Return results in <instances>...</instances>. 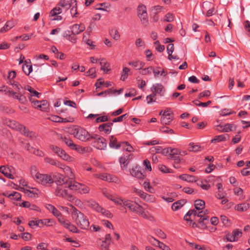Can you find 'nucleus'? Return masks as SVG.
Segmentation results:
<instances>
[{
	"instance_id": "64",
	"label": "nucleus",
	"mask_w": 250,
	"mask_h": 250,
	"mask_svg": "<svg viewBox=\"0 0 250 250\" xmlns=\"http://www.w3.org/2000/svg\"><path fill=\"white\" fill-rule=\"evenodd\" d=\"M210 95V92L209 90H205L200 93L199 98H201L204 97H208Z\"/></svg>"
},
{
	"instance_id": "55",
	"label": "nucleus",
	"mask_w": 250,
	"mask_h": 250,
	"mask_svg": "<svg viewBox=\"0 0 250 250\" xmlns=\"http://www.w3.org/2000/svg\"><path fill=\"white\" fill-rule=\"evenodd\" d=\"M226 239L229 242H234L237 240L232 233L228 234L226 235Z\"/></svg>"
},
{
	"instance_id": "52",
	"label": "nucleus",
	"mask_w": 250,
	"mask_h": 250,
	"mask_svg": "<svg viewBox=\"0 0 250 250\" xmlns=\"http://www.w3.org/2000/svg\"><path fill=\"white\" fill-rule=\"evenodd\" d=\"M3 92H4L5 94H7L10 97L14 96L15 94H17L16 92H14L6 86H5V88L3 90Z\"/></svg>"
},
{
	"instance_id": "40",
	"label": "nucleus",
	"mask_w": 250,
	"mask_h": 250,
	"mask_svg": "<svg viewBox=\"0 0 250 250\" xmlns=\"http://www.w3.org/2000/svg\"><path fill=\"white\" fill-rule=\"evenodd\" d=\"M62 168L61 169H63L64 173L67 175L68 176L70 177V178H72L73 173L71 171L70 167L67 166H65L62 164Z\"/></svg>"
},
{
	"instance_id": "14",
	"label": "nucleus",
	"mask_w": 250,
	"mask_h": 250,
	"mask_svg": "<svg viewBox=\"0 0 250 250\" xmlns=\"http://www.w3.org/2000/svg\"><path fill=\"white\" fill-rule=\"evenodd\" d=\"M60 223L66 229H69L70 231L74 233H78L79 230L77 227L73 225L68 220H65L64 218L60 220Z\"/></svg>"
},
{
	"instance_id": "60",
	"label": "nucleus",
	"mask_w": 250,
	"mask_h": 250,
	"mask_svg": "<svg viewBox=\"0 0 250 250\" xmlns=\"http://www.w3.org/2000/svg\"><path fill=\"white\" fill-rule=\"evenodd\" d=\"M66 38L67 40L71 42L72 43H75L76 42L77 39L74 36H72L71 35H67L66 36Z\"/></svg>"
},
{
	"instance_id": "57",
	"label": "nucleus",
	"mask_w": 250,
	"mask_h": 250,
	"mask_svg": "<svg viewBox=\"0 0 250 250\" xmlns=\"http://www.w3.org/2000/svg\"><path fill=\"white\" fill-rule=\"evenodd\" d=\"M159 170L164 173L170 172V170L164 165H160L159 167Z\"/></svg>"
},
{
	"instance_id": "17",
	"label": "nucleus",
	"mask_w": 250,
	"mask_h": 250,
	"mask_svg": "<svg viewBox=\"0 0 250 250\" xmlns=\"http://www.w3.org/2000/svg\"><path fill=\"white\" fill-rule=\"evenodd\" d=\"M46 207L50 212L57 218L59 223L60 219L62 220L64 218L62 213L53 205L48 204L46 205Z\"/></svg>"
},
{
	"instance_id": "23",
	"label": "nucleus",
	"mask_w": 250,
	"mask_h": 250,
	"mask_svg": "<svg viewBox=\"0 0 250 250\" xmlns=\"http://www.w3.org/2000/svg\"><path fill=\"white\" fill-rule=\"evenodd\" d=\"M130 156L131 155H125L120 158V163L123 169L126 168Z\"/></svg>"
},
{
	"instance_id": "39",
	"label": "nucleus",
	"mask_w": 250,
	"mask_h": 250,
	"mask_svg": "<svg viewBox=\"0 0 250 250\" xmlns=\"http://www.w3.org/2000/svg\"><path fill=\"white\" fill-rule=\"evenodd\" d=\"M8 83L9 84L12 85L13 86V87L17 91V92H16L17 93V94H18L19 92H21V88H22V87L21 86V85L19 84L18 83H17V82L12 83V81L11 80H10L9 82H8Z\"/></svg>"
},
{
	"instance_id": "8",
	"label": "nucleus",
	"mask_w": 250,
	"mask_h": 250,
	"mask_svg": "<svg viewBox=\"0 0 250 250\" xmlns=\"http://www.w3.org/2000/svg\"><path fill=\"white\" fill-rule=\"evenodd\" d=\"M68 187H65V186H59L56 190V195L59 197L63 198L69 201H72L74 199V197L69 194L66 189Z\"/></svg>"
},
{
	"instance_id": "6",
	"label": "nucleus",
	"mask_w": 250,
	"mask_h": 250,
	"mask_svg": "<svg viewBox=\"0 0 250 250\" xmlns=\"http://www.w3.org/2000/svg\"><path fill=\"white\" fill-rule=\"evenodd\" d=\"M91 139L94 140L93 146L97 149L100 150H104L107 147V143L106 140L97 134H91Z\"/></svg>"
},
{
	"instance_id": "61",
	"label": "nucleus",
	"mask_w": 250,
	"mask_h": 250,
	"mask_svg": "<svg viewBox=\"0 0 250 250\" xmlns=\"http://www.w3.org/2000/svg\"><path fill=\"white\" fill-rule=\"evenodd\" d=\"M225 139V136L223 135H221L216 136L214 139L212 140L211 142H212V143H214L216 141L220 142V141L224 140Z\"/></svg>"
},
{
	"instance_id": "2",
	"label": "nucleus",
	"mask_w": 250,
	"mask_h": 250,
	"mask_svg": "<svg viewBox=\"0 0 250 250\" xmlns=\"http://www.w3.org/2000/svg\"><path fill=\"white\" fill-rule=\"evenodd\" d=\"M132 201L129 200L125 199L120 196L118 201H116V204L123 207H127L129 209L144 218H146L147 215L144 210L143 208L136 203L138 206H135L132 204Z\"/></svg>"
},
{
	"instance_id": "33",
	"label": "nucleus",
	"mask_w": 250,
	"mask_h": 250,
	"mask_svg": "<svg viewBox=\"0 0 250 250\" xmlns=\"http://www.w3.org/2000/svg\"><path fill=\"white\" fill-rule=\"evenodd\" d=\"M22 69L25 74L29 75L32 71V65L27 64L26 61H25L24 64L22 65Z\"/></svg>"
},
{
	"instance_id": "18",
	"label": "nucleus",
	"mask_w": 250,
	"mask_h": 250,
	"mask_svg": "<svg viewBox=\"0 0 250 250\" xmlns=\"http://www.w3.org/2000/svg\"><path fill=\"white\" fill-rule=\"evenodd\" d=\"M96 176L102 180L109 182H117L118 181V178L116 177L107 173L97 175Z\"/></svg>"
},
{
	"instance_id": "46",
	"label": "nucleus",
	"mask_w": 250,
	"mask_h": 250,
	"mask_svg": "<svg viewBox=\"0 0 250 250\" xmlns=\"http://www.w3.org/2000/svg\"><path fill=\"white\" fill-rule=\"evenodd\" d=\"M193 102L195 105H196L197 106H203V107H207L209 104H210L211 103V102L210 101H208L206 103H202V102H199L198 100L194 101H193Z\"/></svg>"
},
{
	"instance_id": "35",
	"label": "nucleus",
	"mask_w": 250,
	"mask_h": 250,
	"mask_svg": "<svg viewBox=\"0 0 250 250\" xmlns=\"http://www.w3.org/2000/svg\"><path fill=\"white\" fill-rule=\"evenodd\" d=\"M24 93L22 92H19L18 94H15L14 96H12L13 98L19 100L21 103H24L26 101V97L24 95Z\"/></svg>"
},
{
	"instance_id": "56",
	"label": "nucleus",
	"mask_w": 250,
	"mask_h": 250,
	"mask_svg": "<svg viewBox=\"0 0 250 250\" xmlns=\"http://www.w3.org/2000/svg\"><path fill=\"white\" fill-rule=\"evenodd\" d=\"M233 112L229 111V109H224L220 111V114L222 116H227L232 114Z\"/></svg>"
},
{
	"instance_id": "37",
	"label": "nucleus",
	"mask_w": 250,
	"mask_h": 250,
	"mask_svg": "<svg viewBox=\"0 0 250 250\" xmlns=\"http://www.w3.org/2000/svg\"><path fill=\"white\" fill-rule=\"evenodd\" d=\"M142 198L147 202H153L155 201V198L153 196L148 194L145 192L143 194Z\"/></svg>"
},
{
	"instance_id": "1",
	"label": "nucleus",
	"mask_w": 250,
	"mask_h": 250,
	"mask_svg": "<svg viewBox=\"0 0 250 250\" xmlns=\"http://www.w3.org/2000/svg\"><path fill=\"white\" fill-rule=\"evenodd\" d=\"M71 207V213L72 217L76 225L82 229H86L89 225V222L83 213L77 209L73 206L69 205Z\"/></svg>"
},
{
	"instance_id": "29",
	"label": "nucleus",
	"mask_w": 250,
	"mask_h": 250,
	"mask_svg": "<svg viewBox=\"0 0 250 250\" xmlns=\"http://www.w3.org/2000/svg\"><path fill=\"white\" fill-rule=\"evenodd\" d=\"M15 26V23L12 21H8L4 26L0 30V32H5L8 31Z\"/></svg>"
},
{
	"instance_id": "43",
	"label": "nucleus",
	"mask_w": 250,
	"mask_h": 250,
	"mask_svg": "<svg viewBox=\"0 0 250 250\" xmlns=\"http://www.w3.org/2000/svg\"><path fill=\"white\" fill-rule=\"evenodd\" d=\"M150 151L151 153H162L163 154H165L164 152H165V149L162 150V147L160 146H154L152 147L150 149Z\"/></svg>"
},
{
	"instance_id": "47",
	"label": "nucleus",
	"mask_w": 250,
	"mask_h": 250,
	"mask_svg": "<svg viewBox=\"0 0 250 250\" xmlns=\"http://www.w3.org/2000/svg\"><path fill=\"white\" fill-rule=\"evenodd\" d=\"M122 145H124L123 148L127 151L131 152L133 151L132 146L127 142H122Z\"/></svg>"
},
{
	"instance_id": "13",
	"label": "nucleus",
	"mask_w": 250,
	"mask_h": 250,
	"mask_svg": "<svg viewBox=\"0 0 250 250\" xmlns=\"http://www.w3.org/2000/svg\"><path fill=\"white\" fill-rule=\"evenodd\" d=\"M54 178L58 186H65V187H68V183L72 180H68L67 178L60 174L55 175Z\"/></svg>"
},
{
	"instance_id": "19",
	"label": "nucleus",
	"mask_w": 250,
	"mask_h": 250,
	"mask_svg": "<svg viewBox=\"0 0 250 250\" xmlns=\"http://www.w3.org/2000/svg\"><path fill=\"white\" fill-rule=\"evenodd\" d=\"M181 152V150L176 148H172L171 147H168L165 149V152L164 153H166V154H169L171 156V157L175 159V160L177 161H179L178 159V155Z\"/></svg>"
},
{
	"instance_id": "20",
	"label": "nucleus",
	"mask_w": 250,
	"mask_h": 250,
	"mask_svg": "<svg viewBox=\"0 0 250 250\" xmlns=\"http://www.w3.org/2000/svg\"><path fill=\"white\" fill-rule=\"evenodd\" d=\"M85 29V27L83 24H75L71 27V32L73 35H78L83 31Z\"/></svg>"
},
{
	"instance_id": "63",
	"label": "nucleus",
	"mask_w": 250,
	"mask_h": 250,
	"mask_svg": "<svg viewBox=\"0 0 250 250\" xmlns=\"http://www.w3.org/2000/svg\"><path fill=\"white\" fill-rule=\"evenodd\" d=\"M232 233L233 234L236 240H237L238 238L241 236L242 232L239 229H236L232 232Z\"/></svg>"
},
{
	"instance_id": "31",
	"label": "nucleus",
	"mask_w": 250,
	"mask_h": 250,
	"mask_svg": "<svg viewBox=\"0 0 250 250\" xmlns=\"http://www.w3.org/2000/svg\"><path fill=\"white\" fill-rule=\"evenodd\" d=\"M97 212L100 213L102 215L107 218H110L112 217L111 213L108 210H106L100 206L98 208Z\"/></svg>"
},
{
	"instance_id": "58",
	"label": "nucleus",
	"mask_w": 250,
	"mask_h": 250,
	"mask_svg": "<svg viewBox=\"0 0 250 250\" xmlns=\"http://www.w3.org/2000/svg\"><path fill=\"white\" fill-rule=\"evenodd\" d=\"M155 97V95H153V93L148 95L146 97V101L148 104H149L153 102H154L155 100H154V97Z\"/></svg>"
},
{
	"instance_id": "3",
	"label": "nucleus",
	"mask_w": 250,
	"mask_h": 250,
	"mask_svg": "<svg viewBox=\"0 0 250 250\" xmlns=\"http://www.w3.org/2000/svg\"><path fill=\"white\" fill-rule=\"evenodd\" d=\"M70 132L76 138L82 141H89L91 138V135L85 129L82 127H74L70 129Z\"/></svg>"
},
{
	"instance_id": "26",
	"label": "nucleus",
	"mask_w": 250,
	"mask_h": 250,
	"mask_svg": "<svg viewBox=\"0 0 250 250\" xmlns=\"http://www.w3.org/2000/svg\"><path fill=\"white\" fill-rule=\"evenodd\" d=\"M75 2L76 0H61L59 4L65 9H68L72 5L75 4Z\"/></svg>"
},
{
	"instance_id": "45",
	"label": "nucleus",
	"mask_w": 250,
	"mask_h": 250,
	"mask_svg": "<svg viewBox=\"0 0 250 250\" xmlns=\"http://www.w3.org/2000/svg\"><path fill=\"white\" fill-rule=\"evenodd\" d=\"M161 123L163 124L167 125L169 124L171 121H172V116L171 115H169V116H164L162 117L161 118Z\"/></svg>"
},
{
	"instance_id": "27",
	"label": "nucleus",
	"mask_w": 250,
	"mask_h": 250,
	"mask_svg": "<svg viewBox=\"0 0 250 250\" xmlns=\"http://www.w3.org/2000/svg\"><path fill=\"white\" fill-rule=\"evenodd\" d=\"M44 162L48 163L51 165L55 166L59 168H62V164L60 163L59 161H56L51 158L46 157L44 158Z\"/></svg>"
},
{
	"instance_id": "34",
	"label": "nucleus",
	"mask_w": 250,
	"mask_h": 250,
	"mask_svg": "<svg viewBox=\"0 0 250 250\" xmlns=\"http://www.w3.org/2000/svg\"><path fill=\"white\" fill-rule=\"evenodd\" d=\"M194 205L197 210H201L205 208V203L202 200H197L195 201Z\"/></svg>"
},
{
	"instance_id": "53",
	"label": "nucleus",
	"mask_w": 250,
	"mask_h": 250,
	"mask_svg": "<svg viewBox=\"0 0 250 250\" xmlns=\"http://www.w3.org/2000/svg\"><path fill=\"white\" fill-rule=\"evenodd\" d=\"M76 2H75V4H73L72 5V8L70 10V13L73 17H76L77 14H78L77 12V8L76 7Z\"/></svg>"
},
{
	"instance_id": "12",
	"label": "nucleus",
	"mask_w": 250,
	"mask_h": 250,
	"mask_svg": "<svg viewBox=\"0 0 250 250\" xmlns=\"http://www.w3.org/2000/svg\"><path fill=\"white\" fill-rule=\"evenodd\" d=\"M150 90L153 95H158L159 96H163L165 93V89L164 87L160 83H155L153 84L151 87Z\"/></svg>"
},
{
	"instance_id": "15",
	"label": "nucleus",
	"mask_w": 250,
	"mask_h": 250,
	"mask_svg": "<svg viewBox=\"0 0 250 250\" xmlns=\"http://www.w3.org/2000/svg\"><path fill=\"white\" fill-rule=\"evenodd\" d=\"M62 141L68 147L73 150H75L79 152H81L83 150V149L80 146L75 144L71 140L66 137L63 138Z\"/></svg>"
},
{
	"instance_id": "36",
	"label": "nucleus",
	"mask_w": 250,
	"mask_h": 250,
	"mask_svg": "<svg viewBox=\"0 0 250 250\" xmlns=\"http://www.w3.org/2000/svg\"><path fill=\"white\" fill-rule=\"evenodd\" d=\"M86 204L88 207L92 208L96 211L98 209V208L100 206V205L97 202L92 200L87 201Z\"/></svg>"
},
{
	"instance_id": "48",
	"label": "nucleus",
	"mask_w": 250,
	"mask_h": 250,
	"mask_svg": "<svg viewBox=\"0 0 250 250\" xmlns=\"http://www.w3.org/2000/svg\"><path fill=\"white\" fill-rule=\"evenodd\" d=\"M31 175L32 177L35 179L36 176L40 174L39 172H37V168L36 166H32L30 170Z\"/></svg>"
},
{
	"instance_id": "24",
	"label": "nucleus",
	"mask_w": 250,
	"mask_h": 250,
	"mask_svg": "<svg viewBox=\"0 0 250 250\" xmlns=\"http://www.w3.org/2000/svg\"><path fill=\"white\" fill-rule=\"evenodd\" d=\"M112 125V123L103 124L99 126V129L100 131H104L106 134H109L111 131Z\"/></svg>"
},
{
	"instance_id": "30",
	"label": "nucleus",
	"mask_w": 250,
	"mask_h": 250,
	"mask_svg": "<svg viewBox=\"0 0 250 250\" xmlns=\"http://www.w3.org/2000/svg\"><path fill=\"white\" fill-rule=\"evenodd\" d=\"M179 178L188 182H193L196 181V178L194 176L188 174H182L179 176Z\"/></svg>"
},
{
	"instance_id": "44",
	"label": "nucleus",
	"mask_w": 250,
	"mask_h": 250,
	"mask_svg": "<svg viewBox=\"0 0 250 250\" xmlns=\"http://www.w3.org/2000/svg\"><path fill=\"white\" fill-rule=\"evenodd\" d=\"M129 71L130 69L129 68L126 67H124L121 74V80L123 81H125L126 79Z\"/></svg>"
},
{
	"instance_id": "5",
	"label": "nucleus",
	"mask_w": 250,
	"mask_h": 250,
	"mask_svg": "<svg viewBox=\"0 0 250 250\" xmlns=\"http://www.w3.org/2000/svg\"><path fill=\"white\" fill-rule=\"evenodd\" d=\"M68 187L70 189L78 191L81 194L87 193L90 190L88 187L73 180L68 183Z\"/></svg>"
},
{
	"instance_id": "16",
	"label": "nucleus",
	"mask_w": 250,
	"mask_h": 250,
	"mask_svg": "<svg viewBox=\"0 0 250 250\" xmlns=\"http://www.w3.org/2000/svg\"><path fill=\"white\" fill-rule=\"evenodd\" d=\"M108 140L109 141V146L112 148L119 149L122 145V142H118L116 137L114 135L109 136Z\"/></svg>"
},
{
	"instance_id": "38",
	"label": "nucleus",
	"mask_w": 250,
	"mask_h": 250,
	"mask_svg": "<svg viewBox=\"0 0 250 250\" xmlns=\"http://www.w3.org/2000/svg\"><path fill=\"white\" fill-rule=\"evenodd\" d=\"M111 36L113 39L118 40L120 38V35L117 29H112L110 31Z\"/></svg>"
},
{
	"instance_id": "11",
	"label": "nucleus",
	"mask_w": 250,
	"mask_h": 250,
	"mask_svg": "<svg viewBox=\"0 0 250 250\" xmlns=\"http://www.w3.org/2000/svg\"><path fill=\"white\" fill-rule=\"evenodd\" d=\"M0 172H1L4 176L10 179H13L14 178L15 169L13 167L11 166L7 167L5 166L0 167Z\"/></svg>"
},
{
	"instance_id": "28",
	"label": "nucleus",
	"mask_w": 250,
	"mask_h": 250,
	"mask_svg": "<svg viewBox=\"0 0 250 250\" xmlns=\"http://www.w3.org/2000/svg\"><path fill=\"white\" fill-rule=\"evenodd\" d=\"M103 194L108 199L112 201L116 204V201H118L120 196H114L112 195L107 190L104 189L102 191Z\"/></svg>"
},
{
	"instance_id": "49",
	"label": "nucleus",
	"mask_w": 250,
	"mask_h": 250,
	"mask_svg": "<svg viewBox=\"0 0 250 250\" xmlns=\"http://www.w3.org/2000/svg\"><path fill=\"white\" fill-rule=\"evenodd\" d=\"M174 15L171 13H168L165 15L164 21L167 22H171L174 20Z\"/></svg>"
},
{
	"instance_id": "4",
	"label": "nucleus",
	"mask_w": 250,
	"mask_h": 250,
	"mask_svg": "<svg viewBox=\"0 0 250 250\" xmlns=\"http://www.w3.org/2000/svg\"><path fill=\"white\" fill-rule=\"evenodd\" d=\"M9 127L21 132L24 135L30 138L36 137V134L29 131L26 127L15 121L9 120L6 123Z\"/></svg>"
},
{
	"instance_id": "7",
	"label": "nucleus",
	"mask_w": 250,
	"mask_h": 250,
	"mask_svg": "<svg viewBox=\"0 0 250 250\" xmlns=\"http://www.w3.org/2000/svg\"><path fill=\"white\" fill-rule=\"evenodd\" d=\"M50 149L62 160L69 162H71L74 161L73 157L69 156L64 150L60 147L52 145L50 146Z\"/></svg>"
},
{
	"instance_id": "25",
	"label": "nucleus",
	"mask_w": 250,
	"mask_h": 250,
	"mask_svg": "<svg viewBox=\"0 0 250 250\" xmlns=\"http://www.w3.org/2000/svg\"><path fill=\"white\" fill-rule=\"evenodd\" d=\"M100 64L101 65V69L103 70L104 73H107L110 71V69L109 68L110 64L105 61L104 58L100 59Z\"/></svg>"
},
{
	"instance_id": "21",
	"label": "nucleus",
	"mask_w": 250,
	"mask_h": 250,
	"mask_svg": "<svg viewBox=\"0 0 250 250\" xmlns=\"http://www.w3.org/2000/svg\"><path fill=\"white\" fill-rule=\"evenodd\" d=\"M62 12L60 8H55L50 12V17L52 21H59L62 19V17L59 15Z\"/></svg>"
},
{
	"instance_id": "41",
	"label": "nucleus",
	"mask_w": 250,
	"mask_h": 250,
	"mask_svg": "<svg viewBox=\"0 0 250 250\" xmlns=\"http://www.w3.org/2000/svg\"><path fill=\"white\" fill-rule=\"evenodd\" d=\"M249 208V205L247 203H243L238 205L236 207V209L238 211H245L247 210Z\"/></svg>"
},
{
	"instance_id": "10",
	"label": "nucleus",
	"mask_w": 250,
	"mask_h": 250,
	"mask_svg": "<svg viewBox=\"0 0 250 250\" xmlns=\"http://www.w3.org/2000/svg\"><path fill=\"white\" fill-rule=\"evenodd\" d=\"M35 180H36L37 182L43 185H46L47 184L53 183V180L52 179L51 176L41 173L36 176Z\"/></svg>"
},
{
	"instance_id": "51",
	"label": "nucleus",
	"mask_w": 250,
	"mask_h": 250,
	"mask_svg": "<svg viewBox=\"0 0 250 250\" xmlns=\"http://www.w3.org/2000/svg\"><path fill=\"white\" fill-rule=\"evenodd\" d=\"M95 73H96L95 68H91L86 72V76H91L92 78H94L96 77Z\"/></svg>"
},
{
	"instance_id": "50",
	"label": "nucleus",
	"mask_w": 250,
	"mask_h": 250,
	"mask_svg": "<svg viewBox=\"0 0 250 250\" xmlns=\"http://www.w3.org/2000/svg\"><path fill=\"white\" fill-rule=\"evenodd\" d=\"M153 70V67L152 66H149L147 68L143 69L141 72V73L143 75L150 74Z\"/></svg>"
},
{
	"instance_id": "9",
	"label": "nucleus",
	"mask_w": 250,
	"mask_h": 250,
	"mask_svg": "<svg viewBox=\"0 0 250 250\" xmlns=\"http://www.w3.org/2000/svg\"><path fill=\"white\" fill-rule=\"evenodd\" d=\"M138 16L140 19L142 24L146 25L148 21L146 8L144 5H139L138 7Z\"/></svg>"
},
{
	"instance_id": "42",
	"label": "nucleus",
	"mask_w": 250,
	"mask_h": 250,
	"mask_svg": "<svg viewBox=\"0 0 250 250\" xmlns=\"http://www.w3.org/2000/svg\"><path fill=\"white\" fill-rule=\"evenodd\" d=\"M191 146L188 148V150L191 152H196L200 150L201 147L198 145H194L193 143L189 144Z\"/></svg>"
},
{
	"instance_id": "22",
	"label": "nucleus",
	"mask_w": 250,
	"mask_h": 250,
	"mask_svg": "<svg viewBox=\"0 0 250 250\" xmlns=\"http://www.w3.org/2000/svg\"><path fill=\"white\" fill-rule=\"evenodd\" d=\"M130 174L132 176L138 179H142L145 176L144 174L142 172L140 167L137 166L131 169L130 170Z\"/></svg>"
},
{
	"instance_id": "59",
	"label": "nucleus",
	"mask_w": 250,
	"mask_h": 250,
	"mask_svg": "<svg viewBox=\"0 0 250 250\" xmlns=\"http://www.w3.org/2000/svg\"><path fill=\"white\" fill-rule=\"evenodd\" d=\"M149 242L153 246L155 247L159 246V245L161 243V242H160L159 241L156 240V239L154 238H151L149 239Z\"/></svg>"
},
{
	"instance_id": "62",
	"label": "nucleus",
	"mask_w": 250,
	"mask_h": 250,
	"mask_svg": "<svg viewBox=\"0 0 250 250\" xmlns=\"http://www.w3.org/2000/svg\"><path fill=\"white\" fill-rule=\"evenodd\" d=\"M135 45L137 47H142L145 45V42L141 39L139 38L137 39L135 42Z\"/></svg>"
},
{
	"instance_id": "32",
	"label": "nucleus",
	"mask_w": 250,
	"mask_h": 250,
	"mask_svg": "<svg viewBox=\"0 0 250 250\" xmlns=\"http://www.w3.org/2000/svg\"><path fill=\"white\" fill-rule=\"evenodd\" d=\"M186 202L184 200H182L175 202L172 205V209L173 210H177L180 208H181L185 204Z\"/></svg>"
},
{
	"instance_id": "54",
	"label": "nucleus",
	"mask_w": 250,
	"mask_h": 250,
	"mask_svg": "<svg viewBox=\"0 0 250 250\" xmlns=\"http://www.w3.org/2000/svg\"><path fill=\"white\" fill-rule=\"evenodd\" d=\"M41 104H42V107L41 110L43 111H45L47 109L48 107V102L45 100H43L42 101H40Z\"/></svg>"
}]
</instances>
